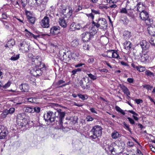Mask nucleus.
I'll use <instances>...</instances> for the list:
<instances>
[{
	"instance_id": "9d476101",
	"label": "nucleus",
	"mask_w": 155,
	"mask_h": 155,
	"mask_svg": "<svg viewBox=\"0 0 155 155\" xmlns=\"http://www.w3.org/2000/svg\"><path fill=\"white\" fill-rule=\"evenodd\" d=\"M77 118L76 117H71L70 119H68L66 122V123H68V125L67 128L71 129L72 126L77 121Z\"/></svg>"
},
{
	"instance_id": "1a4fd4ad",
	"label": "nucleus",
	"mask_w": 155,
	"mask_h": 155,
	"mask_svg": "<svg viewBox=\"0 0 155 155\" xmlns=\"http://www.w3.org/2000/svg\"><path fill=\"white\" fill-rule=\"evenodd\" d=\"M32 64L35 65L34 67H40L45 66V64L44 63H41V59L39 57L33 59Z\"/></svg>"
},
{
	"instance_id": "a211bd4d",
	"label": "nucleus",
	"mask_w": 155,
	"mask_h": 155,
	"mask_svg": "<svg viewBox=\"0 0 155 155\" xmlns=\"http://www.w3.org/2000/svg\"><path fill=\"white\" fill-rule=\"evenodd\" d=\"M139 55L140 57V60L141 62H144L148 59L149 56L147 54H144L142 55L141 53H139Z\"/></svg>"
},
{
	"instance_id": "6e6d98bb",
	"label": "nucleus",
	"mask_w": 155,
	"mask_h": 155,
	"mask_svg": "<svg viewBox=\"0 0 155 155\" xmlns=\"http://www.w3.org/2000/svg\"><path fill=\"white\" fill-rule=\"evenodd\" d=\"M8 110L9 112L8 114H11L14 112L15 109L14 107H11L9 110Z\"/></svg>"
},
{
	"instance_id": "5701e85b",
	"label": "nucleus",
	"mask_w": 155,
	"mask_h": 155,
	"mask_svg": "<svg viewBox=\"0 0 155 155\" xmlns=\"http://www.w3.org/2000/svg\"><path fill=\"white\" fill-rule=\"evenodd\" d=\"M17 123L19 126L21 127L25 126L28 124L26 118L17 122Z\"/></svg>"
},
{
	"instance_id": "e2e57ef3",
	"label": "nucleus",
	"mask_w": 155,
	"mask_h": 155,
	"mask_svg": "<svg viewBox=\"0 0 155 155\" xmlns=\"http://www.w3.org/2000/svg\"><path fill=\"white\" fill-rule=\"evenodd\" d=\"M35 100V99H34ZM28 101L30 103H34V99L32 97L29 98H27Z\"/></svg>"
},
{
	"instance_id": "ddd939ff",
	"label": "nucleus",
	"mask_w": 155,
	"mask_h": 155,
	"mask_svg": "<svg viewBox=\"0 0 155 155\" xmlns=\"http://www.w3.org/2000/svg\"><path fill=\"white\" fill-rule=\"evenodd\" d=\"M140 45L141 46L143 50H146L149 48L150 46L149 43L144 40L140 41V43L138 44V45Z\"/></svg>"
},
{
	"instance_id": "680f3d73",
	"label": "nucleus",
	"mask_w": 155,
	"mask_h": 155,
	"mask_svg": "<svg viewBox=\"0 0 155 155\" xmlns=\"http://www.w3.org/2000/svg\"><path fill=\"white\" fill-rule=\"evenodd\" d=\"M127 145L130 147H132L134 146V143L132 141H129L127 143Z\"/></svg>"
},
{
	"instance_id": "338daca9",
	"label": "nucleus",
	"mask_w": 155,
	"mask_h": 155,
	"mask_svg": "<svg viewBox=\"0 0 155 155\" xmlns=\"http://www.w3.org/2000/svg\"><path fill=\"white\" fill-rule=\"evenodd\" d=\"M2 18L6 19L7 18V16L5 13H3L2 15Z\"/></svg>"
},
{
	"instance_id": "603ef678",
	"label": "nucleus",
	"mask_w": 155,
	"mask_h": 155,
	"mask_svg": "<svg viewBox=\"0 0 155 155\" xmlns=\"http://www.w3.org/2000/svg\"><path fill=\"white\" fill-rule=\"evenodd\" d=\"M11 82L9 81H8L6 84L5 85H3L2 87L3 88H6L10 86L11 85Z\"/></svg>"
},
{
	"instance_id": "774afa93",
	"label": "nucleus",
	"mask_w": 155,
	"mask_h": 155,
	"mask_svg": "<svg viewBox=\"0 0 155 155\" xmlns=\"http://www.w3.org/2000/svg\"><path fill=\"white\" fill-rule=\"evenodd\" d=\"M85 65L84 64L79 63V64H77L75 65V67L76 68H78V67H80L82 66L83 65Z\"/></svg>"
},
{
	"instance_id": "7ed1b4c3",
	"label": "nucleus",
	"mask_w": 155,
	"mask_h": 155,
	"mask_svg": "<svg viewBox=\"0 0 155 155\" xmlns=\"http://www.w3.org/2000/svg\"><path fill=\"white\" fill-rule=\"evenodd\" d=\"M45 66L37 67H33L31 70V73L34 76H39L42 74V73L46 70Z\"/></svg>"
},
{
	"instance_id": "7c9ffc66",
	"label": "nucleus",
	"mask_w": 155,
	"mask_h": 155,
	"mask_svg": "<svg viewBox=\"0 0 155 155\" xmlns=\"http://www.w3.org/2000/svg\"><path fill=\"white\" fill-rule=\"evenodd\" d=\"M79 44V40L78 39H74L71 43L72 47H76Z\"/></svg>"
},
{
	"instance_id": "4468645a",
	"label": "nucleus",
	"mask_w": 155,
	"mask_h": 155,
	"mask_svg": "<svg viewBox=\"0 0 155 155\" xmlns=\"http://www.w3.org/2000/svg\"><path fill=\"white\" fill-rule=\"evenodd\" d=\"M65 81L62 80H60L57 82L54 83L53 84V86L55 88H58L65 86L66 84H62Z\"/></svg>"
},
{
	"instance_id": "f03ea898",
	"label": "nucleus",
	"mask_w": 155,
	"mask_h": 155,
	"mask_svg": "<svg viewBox=\"0 0 155 155\" xmlns=\"http://www.w3.org/2000/svg\"><path fill=\"white\" fill-rule=\"evenodd\" d=\"M96 22L93 21L92 24L93 27H96L98 28L100 26L102 28L107 27V21L105 18H99L97 20H96Z\"/></svg>"
},
{
	"instance_id": "b1692460",
	"label": "nucleus",
	"mask_w": 155,
	"mask_h": 155,
	"mask_svg": "<svg viewBox=\"0 0 155 155\" xmlns=\"http://www.w3.org/2000/svg\"><path fill=\"white\" fill-rule=\"evenodd\" d=\"M66 8H65V9H63V11H62L63 14L64 15H66L65 16L66 17L68 16V17H70L72 15V8H68V12L67 14H65V11H66Z\"/></svg>"
},
{
	"instance_id": "c756f323",
	"label": "nucleus",
	"mask_w": 155,
	"mask_h": 155,
	"mask_svg": "<svg viewBox=\"0 0 155 155\" xmlns=\"http://www.w3.org/2000/svg\"><path fill=\"white\" fill-rule=\"evenodd\" d=\"M108 149L111 152V153L113 155H116V153L115 152L114 148L112 145H110L108 146Z\"/></svg>"
},
{
	"instance_id": "13d9d810",
	"label": "nucleus",
	"mask_w": 155,
	"mask_h": 155,
	"mask_svg": "<svg viewBox=\"0 0 155 155\" xmlns=\"http://www.w3.org/2000/svg\"><path fill=\"white\" fill-rule=\"evenodd\" d=\"M128 112L132 114H133V115H135L136 117L139 116V115L137 114L136 113L132 110H129L128 111Z\"/></svg>"
},
{
	"instance_id": "2f4dec72",
	"label": "nucleus",
	"mask_w": 155,
	"mask_h": 155,
	"mask_svg": "<svg viewBox=\"0 0 155 155\" xmlns=\"http://www.w3.org/2000/svg\"><path fill=\"white\" fill-rule=\"evenodd\" d=\"M25 31L30 34V35H31V36L33 37L35 39H37V38H40V35H35L31 32L29 31L27 29H25Z\"/></svg>"
},
{
	"instance_id": "c85d7f7f",
	"label": "nucleus",
	"mask_w": 155,
	"mask_h": 155,
	"mask_svg": "<svg viewBox=\"0 0 155 155\" xmlns=\"http://www.w3.org/2000/svg\"><path fill=\"white\" fill-rule=\"evenodd\" d=\"M86 78H87L88 80V82L86 83V86H83V87H82V89L84 90L85 89H88V88H89L90 87V84H89V78L88 77H87V76H86L84 77H83V79L85 81Z\"/></svg>"
},
{
	"instance_id": "a19ab883",
	"label": "nucleus",
	"mask_w": 155,
	"mask_h": 155,
	"mask_svg": "<svg viewBox=\"0 0 155 155\" xmlns=\"http://www.w3.org/2000/svg\"><path fill=\"white\" fill-rule=\"evenodd\" d=\"M33 108L31 107H27L26 108L25 111L26 112H28L29 113H33Z\"/></svg>"
},
{
	"instance_id": "dca6fc26",
	"label": "nucleus",
	"mask_w": 155,
	"mask_h": 155,
	"mask_svg": "<svg viewBox=\"0 0 155 155\" xmlns=\"http://www.w3.org/2000/svg\"><path fill=\"white\" fill-rule=\"evenodd\" d=\"M60 29V28L59 26H54L50 29V31L51 33L56 34L59 32Z\"/></svg>"
},
{
	"instance_id": "473e14b6",
	"label": "nucleus",
	"mask_w": 155,
	"mask_h": 155,
	"mask_svg": "<svg viewBox=\"0 0 155 155\" xmlns=\"http://www.w3.org/2000/svg\"><path fill=\"white\" fill-rule=\"evenodd\" d=\"M123 126L124 128L127 130L130 133H132L131 129L130 128L129 124H127L124 122H123Z\"/></svg>"
},
{
	"instance_id": "f3484780",
	"label": "nucleus",
	"mask_w": 155,
	"mask_h": 155,
	"mask_svg": "<svg viewBox=\"0 0 155 155\" xmlns=\"http://www.w3.org/2000/svg\"><path fill=\"white\" fill-rule=\"evenodd\" d=\"M19 87L23 91L26 92H28L29 90L28 85L26 83L21 84L20 85Z\"/></svg>"
},
{
	"instance_id": "4d7b16f0",
	"label": "nucleus",
	"mask_w": 155,
	"mask_h": 155,
	"mask_svg": "<svg viewBox=\"0 0 155 155\" xmlns=\"http://www.w3.org/2000/svg\"><path fill=\"white\" fill-rule=\"evenodd\" d=\"M127 119L129 121L130 123L131 124H134L135 123V122L134 120L132 119V118L130 117H128L127 118Z\"/></svg>"
},
{
	"instance_id": "bb28decb",
	"label": "nucleus",
	"mask_w": 155,
	"mask_h": 155,
	"mask_svg": "<svg viewBox=\"0 0 155 155\" xmlns=\"http://www.w3.org/2000/svg\"><path fill=\"white\" fill-rule=\"evenodd\" d=\"M136 8H137V10L139 12H141L144 10V8L142 7L141 6V2H140L137 4Z\"/></svg>"
},
{
	"instance_id": "9b49d317",
	"label": "nucleus",
	"mask_w": 155,
	"mask_h": 155,
	"mask_svg": "<svg viewBox=\"0 0 155 155\" xmlns=\"http://www.w3.org/2000/svg\"><path fill=\"white\" fill-rule=\"evenodd\" d=\"M41 26L44 28H48L49 27V19L47 16H45L41 22Z\"/></svg>"
},
{
	"instance_id": "a878e982",
	"label": "nucleus",
	"mask_w": 155,
	"mask_h": 155,
	"mask_svg": "<svg viewBox=\"0 0 155 155\" xmlns=\"http://www.w3.org/2000/svg\"><path fill=\"white\" fill-rule=\"evenodd\" d=\"M27 17L28 21L31 23L32 24H34L36 20V18L35 17L28 15H27Z\"/></svg>"
},
{
	"instance_id": "864d4df0",
	"label": "nucleus",
	"mask_w": 155,
	"mask_h": 155,
	"mask_svg": "<svg viewBox=\"0 0 155 155\" xmlns=\"http://www.w3.org/2000/svg\"><path fill=\"white\" fill-rule=\"evenodd\" d=\"M92 13L94 14H100V12L99 10H96L94 9H91Z\"/></svg>"
},
{
	"instance_id": "0e129e2a",
	"label": "nucleus",
	"mask_w": 155,
	"mask_h": 155,
	"mask_svg": "<svg viewBox=\"0 0 155 155\" xmlns=\"http://www.w3.org/2000/svg\"><path fill=\"white\" fill-rule=\"evenodd\" d=\"M134 80L133 78H129L127 79V81L130 83H132L134 82Z\"/></svg>"
},
{
	"instance_id": "bf43d9fd",
	"label": "nucleus",
	"mask_w": 155,
	"mask_h": 155,
	"mask_svg": "<svg viewBox=\"0 0 155 155\" xmlns=\"http://www.w3.org/2000/svg\"><path fill=\"white\" fill-rule=\"evenodd\" d=\"M90 110L92 113L96 114H97V111L95 110V108L94 107H90Z\"/></svg>"
},
{
	"instance_id": "8fccbe9b",
	"label": "nucleus",
	"mask_w": 155,
	"mask_h": 155,
	"mask_svg": "<svg viewBox=\"0 0 155 155\" xmlns=\"http://www.w3.org/2000/svg\"><path fill=\"white\" fill-rule=\"evenodd\" d=\"M68 125V123H66V122L63 123V121H62V124L60 125H59L60 126H62L63 127V128H67Z\"/></svg>"
},
{
	"instance_id": "c03bdc74",
	"label": "nucleus",
	"mask_w": 155,
	"mask_h": 155,
	"mask_svg": "<svg viewBox=\"0 0 155 155\" xmlns=\"http://www.w3.org/2000/svg\"><path fill=\"white\" fill-rule=\"evenodd\" d=\"M121 88L123 91L124 92V93L125 94L128 91H129L128 88L124 85L121 87Z\"/></svg>"
},
{
	"instance_id": "6e6552de",
	"label": "nucleus",
	"mask_w": 155,
	"mask_h": 155,
	"mask_svg": "<svg viewBox=\"0 0 155 155\" xmlns=\"http://www.w3.org/2000/svg\"><path fill=\"white\" fill-rule=\"evenodd\" d=\"M107 56L109 58H114L120 59L117 51L116 50H111L107 51Z\"/></svg>"
},
{
	"instance_id": "f704fd0d",
	"label": "nucleus",
	"mask_w": 155,
	"mask_h": 155,
	"mask_svg": "<svg viewBox=\"0 0 155 155\" xmlns=\"http://www.w3.org/2000/svg\"><path fill=\"white\" fill-rule=\"evenodd\" d=\"M78 96L81 99L83 100H85L88 98V96L87 95H83L81 94H78Z\"/></svg>"
},
{
	"instance_id": "0eeeda50",
	"label": "nucleus",
	"mask_w": 155,
	"mask_h": 155,
	"mask_svg": "<svg viewBox=\"0 0 155 155\" xmlns=\"http://www.w3.org/2000/svg\"><path fill=\"white\" fill-rule=\"evenodd\" d=\"M8 133L7 127L3 125H0V139L5 138Z\"/></svg>"
},
{
	"instance_id": "5fc2aeb1",
	"label": "nucleus",
	"mask_w": 155,
	"mask_h": 155,
	"mask_svg": "<svg viewBox=\"0 0 155 155\" xmlns=\"http://www.w3.org/2000/svg\"><path fill=\"white\" fill-rule=\"evenodd\" d=\"M87 15L88 17L91 18L92 19V21H94L93 20L94 18V15L92 13L87 14Z\"/></svg>"
},
{
	"instance_id": "72a5a7b5",
	"label": "nucleus",
	"mask_w": 155,
	"mask_h": 155,
	"mask_svg": "<svg viewBox=\"0 0 155 155\" xmlns=\"http://www.w3.org/2000/svg\"><path fill=\"white\" fill-rule=\"evenodd\" d=\"M59 55V56L61 57V58L63 60H64L65 58H66L67 56L65 52L62 53L60 51Z\"/></svg>"
},
{
	"instance_id": "2eb2a0df",
	"label": "nucleus",
	"mask_w": 155,
	"mask_h": 155,
	"mask_svg": "<svg viewBox=\"0 0 155 155\" xmlns=\"http://www.w3.org/2000/svg\"><path fill=\"white\" fill-rule=\"evenodd\" d=\"M148 32L150 35L153 36H155V25H151L147 28Z\"/></svg>"
},
{
	"instance_id": "de8ad7c7",
	"label": "nucleus",
	"mask_w": 155,
	"mask_h": 155,
	"mask_svg": "<svg viewBox=\"0 0 155 155\" xmlns=\"http://www.w3.org/2000/svg\"><path fill=\"white\" fill-rule=\"evenodd\" d=\"M143 87L144 88H146L148 90H151V89L153 88V87L152 86H151L149 85H143Z\"/></svg>"
},
{
	"instance_id": "cd10ccee",
	"label": "nucleus",
	"mask_w": 155,
	"mask_h": 155,
	"mask_svg": "<svg viewBox=\"0 0 155 155\" xmlns=\"http://www.w3.org/2000/svg\"><path fill=\"white\" fill-rule=\"evenodd\" d=\"M111 136L113 139H116L120 137V135L116 131H114L111 134Z\"/></svg>"
},
{
	"instance_id": "4be33fe9",
	"label": "nucleus",
	"mask_w": 155,
	"mask_h": 155,
	"mask_svg": "<svg viewBox=\"0 0 155 155\" xmlns=\"http://www.w3.org/2000/svg\"><path fill=\"white\" fill-rule=\"evenodd\" d=\"M15 44V42L14 40L11 39L8 41L7 44L5 45V47L6 48H10L12 47Z\"/></svg>"
},
{
	"instance_id": "37998d69",
	"label": "nucleus",
	"mask_w": 155,
	"mask_h": 155,
	"mask_svg": "<svg viewBox=\"0 0 155 155\" xmlns=\"http://www.w3.org/2000/svg\"><path fill=\"white\" fill-rule=\"evenodd\" d=\"M119 12L122 14H127L128 13L127 11L125 8H123L120 9Z\"/></svg>"
},
{
	"instance_id": "09e8293b",
	"label": "nucleus",
	"mask_w": 155,
	"mask_h": 155,
	"mask_svg": "<svg viewBox=\"0 0 155 155\" xmlns=\"http://www.w3.org/2000/svg\"><path fill=\"white\" fill-rule=\"evenodd\" d=\"M33 109L34 112H36L37 113H39L41 110L40 108L39 107H35Z\"/></svg>"
},
{
	"instance_id": "4c0bfd02",
	"label": "nucleus",
	"mask_w": 155,
	"mask_h": 155,
	"mask_svg": "<svg viewBox=\"0 0 155 155\" xmlns=\"http://www.w3.org/2000/svg\"><path fill=\"white\" fill-rule=\"evenodd\" d=\"M149 42L151 45L155 46V36L151 37Z\"/></svg>"
},
{
	"instance_id": "aec40b11",
	"label": "nucleus",
	"mask_w": 155,
	"mask_h": 155,
	"mask_svg": "<svg viewBox=\"0 0 155 155\" xmlns=\"http://www.w3.org/2000/svg\"><path fill=\"white\" fill-rule=\"evenodd\" d=\"M26 117L25 113L19 114L17 116L16 121H19L21 120L25 119Z\"/></svg>"
},
{
	"instance_id": "79ce46f5",
	"label": "nucleus",
	"mask_w": 155,
	"mask_h": 155,
	"mask_svg": "<svg viewBox=\"0 0 155 155\" xmlns=\"http://www.w3.org/2000/svg\"><path fill=\"white\" fill-rule=\"evenodd\" d=\"M88 76V77H89L91 79L93 80H95L97 78V76H96L90 73L87 74Z\"/></svg>"
},
{
	"instance_id": "3c124183",
	"label": "nucleus",
	"mask_w": 155,
	"mask_h": 155,
	"mask_svg": "<svg viewBox=\"0 0 155 155\" xmlns=\"http://www.w3.org/2000/svg\"><path fill=\"white\" fill-rule=\"evenodd\" d=\"M27 0H21V3L23 7H25L27 5Z\"/></svg>"
},
{
	"instance_id": "423d86ee",
	"label": "nucleus",
	"mask_w": 155,
	"mask_h": 155,
	"mask_svg": "<svg viewBox=\"0 0 155 155\" xmlns=\"http://www.w3.org/2000/svg\"><path fill=\"white\" fill-rule=\"evenodd\" d=\"M96 33V31H94L93 32H91L90 33L86 32L83 33L81 35L82 40L84 42L88 41L93 37Z\"/></svg>"
},
{
	"instance_id": "69168bd1",
	"label": "nucleus",
	"mask_w": 155,
	"mask_h": 155,
	"mask_svg": "<svg viewBox=\"0 0 155 155\" xmlns=\"http://www.w3.org/2000/svg\"><path fill=\"white\" fill-rule=\"evenodd\" d=\"M45 125L43 124L42 123H41L39 121V120H38V123L37 124L36 126H40L41 127H43Z\"/></svg>"
},
{
	"instance_id": "6ab92c4d",
	"label": "nucleus",
	"mask_w": 155,
	"mask_h": 155,
	"mask_svg": "<svg viewBox=\"0 0 155 155\" xmlns=\"http://www.w3.org/2000/svg\"><path fill=\"white\" fill-rule=\"evenodd\" d=\"M124 45V48L127 50H129L132 46V44L129 41H126Z\"/></svg>"
},
{
	"instance_id": "f257e3e1",
	"label": "nucleus",
	"mask_w": 155,
	"mask_h": 155,
	"mask_svg": "<svg viewBox=\"0 0 155 155\" xmlns=\"http://www.w3.org/2000/svg\"><path fill=\"white\" fill-rule=\"evenodd\" d=\"M65 114V112L62 111L61 109H58L55 112L47 111L43 117L46 122L49 121L51 123H54L57 125H60L62 124Z\"/></svg>"
},
{
	"instance_id": "c9c22d12",
	"label": "nucleus",
	"mask_w": 155,
	"mask_h": 155,
	"mask_svg": "<svg viewBox=\"0 0 155 155\" xmlns=\"http://www.w3.org/2000/svg\"><path fill=\"white\" fill-rule=\"evenodd\" d=\"M8 110L5 109L3 111L1 114V116L3 118H5L7 116V115L8 114Z\"/></svg>"
},
{
	"instance_id": "58836bf2",
	"label": "nucleus",
	"mask_w": 155,
	"mask_h": 155,
	"mask_svg": "<svg viewBox=\"0 0 155 155\" xmlns=\"http://www.w3.org/2000/svg\"><path fill=\"white\" fill-rule=\"evenodd\" d=\"M145 73L146 75L150 77H154V74L149 70H147Z\"/></svg>"
},
{
	"instance_id": "a18cd8bd",
	"label": "nucleus",
	"mask_w": 155,
	"mask_h": 155,
	"mask_svg": "<svg viewBox=\"0 0 155 155\" xmlns=\"http://www.w3.org/2000/svg\"><path fill=\"white\" fill-rule=\"evenodd\" d=\"M86 119L87 121H93L94 120V118L91 116L88 115L87 116Z\"/></svg>"
},
{
	"instance_id": "20e7f679",
	"label": "nucleus",
	"mask_w": 155,
	"mask_h": 155,
	"mask_svg": "<svg viewBox=\"0 0 155 155\" xmlns=\"http://www.w3.org/2000/svg\"><path fill=\"white\" fill-rule=\"evenodd\" d=\"M140 17L141 19L146 22L147 25H149L152 23V19L149 18V14L145 10L140 12Z\"/></svg>"
},
{
	"instance_id": "412c9836",
	"label": "nucleus",
	"mask_w": 155,
	"mask_h": 155,
	"mask_svg": "<svg viewBox=\"0 0 155 155\" xmlns=\"http://www.w3.org/2000/svg\"><path fill=\"white\" fill-rule=\"evenodd\" d=\"M59 23L61 27L63 28L67 27V24L64 18H60L59 19Z\"/></svg>"
},
{
	"instance_id": "393cba45",
	"label": "nucleus",
	"mask_w": 155,
	"mask_h": 155,
	"mask_svg": "<svg viewBox=\"0 0 155 155\" xmlns=\"http://www.w3.org/2000/svg\"><path fill=\"white\" fill-rule=\"evenodd\" d=\"M123 36L125 39H127L131 36V33L127 31H124L123 33Z\"/></svg>"
},
{
	"instance_id": "052dcab7",
	"label": "nucleus",
	"mask_w": 155,
	"mask_h": 155,
	"mask_svg": "<svg viewBox=\"0 0 155 155\" xmlns=\"http://www.w3.org/2000/svg\"><path fill=\"white\" fill-rule=\"evenodd\" d=\"M135 101L137 104H139L143 102L142 100L140 99H135Z\"/></svg>"
},
{
	"instance_id": "f8f14e48",
	"label": "nucleus",
	"mask_w": 155,
	"mask_h": 155,
	"mask_svg": "<svg viewBox=\"0 0 155 155\" xmlns=\"http://www.w3.org/2000/svg\"><path fill=\"white\" fill-rule=\"evenodd\" d=\"M84 27L82 28L80 23L76 24L75 22H73L70 25V30L71 31H73L76 30H79L81 28L84 29Z\"/></svg>"
},
{
	"instance_id": "49530a36",
	"label": "nucleus",
	"mask_w": 155,
	"mask_h": 155,
	"mask_svg": "<svg viewBox=\"0 0 155 155\" xmlns=\"http://www.w3.org/2000/svg\"><path fill=\"white\" fill-rule=\"evenodd\" d=\"M138 67L139 68H138V69H137V70L139 72H141L145 70V68L144 67L141 66H139Z\"/></svg>"
},
{
	"instance_id": "39448f33",
	"label": "nucleus",
	"mask_w": 155,
	"mask_h": 155,
	"mask_svg": "<svg viewBox=\"0 0 155 155\" xmlns=\"http://www.w3.org/2000/svg\"><path fill=\"white\" fill-rule=\"evenodd\" d=\"M103 128L99 125H96L93 127L91 132L93 135L97 137H101L102 134Z\"/></svg>"
},
{
	"instance_id": "ea45409f",
	"label": "nucleus",
	"mask_w": 155,
	"mask_h": 155,
	"mask_svg": "<svg viewBox=\"0 0 155 155\" xmlns=\"http://www.w3.org/2000/svg\"><path fill=\"white\" fill-rule=\"evenodd\" d=\"M19 58V54H18L15 56L14 55V56H12L10 59L12 61H15L18 59Z\"/></svg>"
},
{
	"instance_id": "e433bc0d",
	"label": "nucleus",
	"mask_w": 155,
	"mask_h": 155,
	"mask_svg": "<svg viewBox=\"0 0 155 155\" xmlns=\"http://www.w3.org/2000/svg\"><path fill=\"white\" fill-rule=\"evenodd\" d=\"M115 109L117 112L120 113L123 115H124L125 114L124 110L118 106H116L115 107Z\"/></svg>"
}]
</instances>
